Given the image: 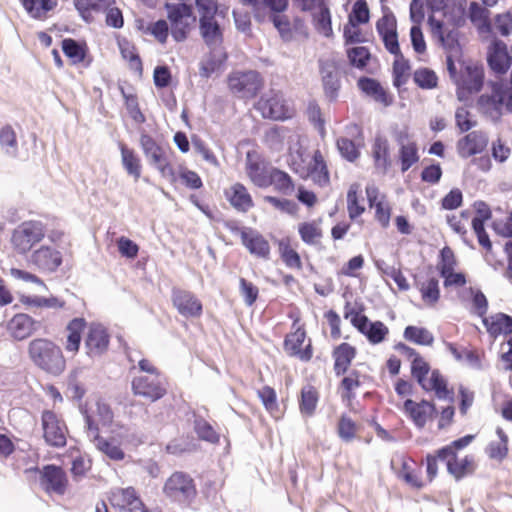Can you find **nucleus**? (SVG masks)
I'll list each match as a JSON object with an SVG mask.
<instances>
[{
	"label": "nucleus",
	"mask_w": 512,
	"mask_h": 512,
	"mask_svg": "<svg viewBox=\"0 0 512 512\" xmlns=\"http://www.w3.org/2000/svg\"><path fill=\"white\" fill-rule=\"evenodd\" d=\"M299 234L303 242L315 245L322 237V230L316 222H305L299 225Z\"/></svg>",
	"instance_id": "nucleus-47"
},
{
	"label": "nucleus",
	"mask_w": 512,
	"mask_h": 512,
	"mask_svg": "<svg viewBox=\"0 0 512 512\" xmlns=\"http://www.w3.org/2000/svg\"><path fill=\"white\" fill-rule=\"evenodd\" d=\"M121 93L125 99V106L130 117L136 123H144L146 118L139 108L137 97L133 94H126L123 88H121Z\"/></svg>",
	"instance_id": "nucleus-56"
},
{
	"label": "nucleus",
	"mask_w": 512,
	"mask_h": 512,
	"mask_svg": "<svg viewBox=\"0 0 512 512\" xmlns=\"http://www.w3.org/2000/svg\"><path fill=\"white\" fill-rule=\"evenodd\" d=\"M409 65L403 60H395L393 64V84L396 87L404 85L409 76Z\"/></svg>",
	"instance_id": "nucleus-63"
},
{
	"label": "nucleus",
	"mask_w": 512,
	"mask_h": 512,
	"mask_svg": "<svg viewBox=\"0 0 512 512\" xmlns=\"http://www.w3.org/2000/svg\"><path fill=\"white\" fill-rule=\"evenodd\" d=\"M410 19L413 23L410 32H422V24L425 20V7L423 0H411Z\"/></svg>",
	"instance_id": "nucleus-50"
},
{
	"label": "nucleus",
	"mask_w": 512,
	"mask_h": 512,
	"mask_svg": "<svg viewBox=\"0 0 512 512\" xmlns=\"http://www.w3.org/2000/svg\"><path fill=\"white\" fill-rule=\"evenodd\" d=\"M459 34H437L439 43L445 49L447 55L459 57L461 55V45L458 39Z\"/></svg>",
	"instance_id": "nucleus-55"
},
{
	"label": "nucleus",
	"mask_w": 512,
	"mask_h": 512,
	"mask_svg": "<svg viewBox=\"0 0 512 512\" xmlns=\"http://www.w3.org/2000/svg\"><path fill=\"white\" fill-rule=\"evenodd\" d=\"M347 56L350 64L357 68H363L366 66L367 61L370 59L369 50L363 46L347 49Z\"/></svg>",
	"instance_id": "nucleus-58"
},
{
	"label": "nucleus",
	"mask_w": 512,
	"mask_h": 512,
	"mask_svg": "<svg viewBox=\"0 0 512 512\" xmlns=\"http://www.w3.org/2000/svg\"><path fill=\"white\" fill-rule=\"evenodd\" d=\"M202 36L210 52L201 60L199 74L203 78H209L221 69L227 59V53L222 47L223 34H202Z\"/></svg>",
	"instance_id": "nucleus-7"
},
{
	"label": "nucleus",
	"mask_w": 512,
	"mask_h": 512,
	"mask_svg": "<svg viewBox=\"0 0 512 512\" xmlns=\"http://www.w3.org/2000/svg\"><path fill=\"white\" fill-rule=\"evenodd\" d=\"M172 302L177 311L184 317H199L202 313V304L191 292L174 288Z\"/></svg>",
	"instance_id": "nucleus-18"
},
{
	"label": "nucleus",
	"mask_w": 512,
	"mask_h": 512,
	"mask_svg": "<svg viewBox=\"0 0 512 512\" xmlns=\"http://www.w3.org/2000/svg\"><path fill=\"white\" fill-rule=\"evenodd\" d=\"M139 144L147 162L156 168L162 177L173 180L175 173L169 162L167 150L146 132L141 133Z\"/></svg>",
	"instance_id": "nucleus-6"
},
{
	"label": "nucleus",
	"mask_w": 512,
	"mask_h": 512,
	"mask_svg": "<svg viewBox=\"0 0 512 512\" xmlns=\"http://www.w3.org/2000/svg\"><path fill=\"white\" fill-rule=\"evenodd\" d=\"M336 144L340 154L348 161H354L358 158L359 151L352 140L342 137L337 140Z\"/></svg>",
	"instance_id": "nucleus-64"
},
{
	"label": "nucleus",
	"mask_w": 512,
	"mask_h": 512,
	"mask_svg": "<svg viewBox=\"0 0 512 512\" xmlns=\"http://www.w3.org/2000/svg\"><path fill=\"white\" fill-rule=\"evenodd\" d=\"M305 337V331L298 329L286 337L284 347L291 356H298L301 360L308 361L312 357L311 345L309 344L304 350L301 349Z\"/></svg>",
	"instance_id": "nucleus-27"
},
{
	"label": "nucleus",
	"mask_w": 512,
	"mask_h": 512,
	"mask_svg": "<svg viewBox=\"0 0 512 512\" xmlns=\"http://www.w3.org/2000/svg\"><path fill=\"white\" fill-rule=\"evenodd\" d=\"M370 14L367 2L365 0H357L348 16V24L352 28H357L362 24L369 22Z\"/></svg>",
	"instance_id": "nucleus-42"
},
{
	"label": "nucleus",
	"mask_w": 512,
	"mask_h": 512,
	"mask_svg": "<svg viewBox=\"0 0 512 512\" xmlns=\"http://www.w3.org/2000/svg\"><path fill=\"white\" fill-rule=\"evenodd\" d=\"M318 402L317 391L309 386L304 387L301 392L300 410L303 414L311 416Z\"/></svg>",
	"instance_id": "nucleus-51"
},
{
	"label": "nucleus",
	"mask_w": 512,
	"mask_h": 512,
	"mask_svg": "<svg viewBox=\"0 0 512 512\" xmlns=\"http://www.w3.org/2000/svg\"><path fill=\"white\" fill-rule=\"evenodd\" d=\"M487 85L491 94H482V113H487L491 107L498 118L503 107L512 113V89H508L503 81H489Z\"/></svg>",
	"instance_id": "nucleus-12"
},
{
	"label": "nucleus",
	"mask_w": 512,
	"mask_h": 512,
	"mask_svg": "<svg viewBox=\"0 0 512 512\" xmlns=\"http://www.w3.org/2000/svg\"><path fill=\"white\" fill-rule=\"evenodd\" d=\"M28 355L33 364L47 374L61 375L66 368V360L61 348L52 340L37 338L28 345Z\"/></svg>",
	"instance_id": "nucleus-1"
},
{
	"label": "nucleus",
	"mask_w": 512,
	"mask_h": 512,
	"mask_svg": "<svg viewBox=\"0 0 512 512\" xmlns=\"http://www.w3.org/2000/svg\"><path fill=\"white\" fill-rule=\"evenodd\" d=\"M332 356L335 360L334 371L337 376L347 372L356 356V349L348 343H341L334 348Z\"/></svg>",
	"instance_id": "nucleus-31"
},
{
	"label": "nucleus",
	"mask_w": 512,
	"mask_h": 512,
	"mask_svg": "<svg viewBox=\"0 0 512 512\" xmlns=\"http://www.w3.org/2000/svg\"><path fill=\"white\" fill-rule=\"evenodd\" d=\"M439 460L446 463L448 472L457 480L473 473L476 469L474 459L469 456L459 458L455 455V457L439 458Z\"/></svg>",
	"instance_id": "nucleus-28"
},
{
	"label": "nucleus",
	"mask_w": 512,
	"mask_h": 512,
	"mask_svg": "<svg viewBox=\"0 0 512 512\" xmlns=\"http://www.w3.org/2000/svg\"><path fill=\"white\" fill-rule=\"evenodd\" d=\"M168 22L160 19L148 27V32H188L196 27L197 19L192 6L185 3H165Z\"/></svg>",
	"instance_id": "nucleus-2"
},
{
	"label": "nucleus",
	"mask_w": 512,
	"mask_h": 512,
	"mask_svg": "<svg viewBox=\"0 0 512 512\" xmlns=\"http://www.w3.org/2000/svg\"><path fill=\"white\" fill-rule=\"evenodd\" d=\"M457 262L454 252L448 246L440 251V261L437 263V269L441 274H447L449 271L455 270Z\"/></svg>",
	"instance_id": "nucleus-59"
},
{
	"label": "nucleus",
	"mask_w": 512,
	"mask_h": 512,
	"mask_svg": "<svg viewBox=\"0 0 512 512\" xmlns=\"http://www.w3.org/2000/svg\"><path fill=\"white\" fill-rule=\"evenodd\" d=\"M357 86L366 96L383 104L385 107H388L393 103V98L376 79L365 76L360 77L357 81Z\"/></svg>",
	"instance_id": "nucleus-23"
},
{
	"label": "nucleus",
	"mask_w": 512,
	"mask_h": 512,
	"mask_svg": "<svg viewBox=\"0 0 512 512\" xmlns=\"http://www.w3.org/2000/svg\"><path fill=\"white\" fill-rule=\"evenodd\" d=\"M272 168L264 161H261L256 155L248 152L246 155V173L252 183L260 188L269 187V177Z\"/></svg>",
	"instance_id": "nucleus-21"
},
{
	"label": "nucleus",
	"mask_w": 512,
	"mask_h": 512,
	"mask_svg": "<svg viewBox=\"0 0 512 512\" xmlns=\"http://www.w3.org/2000/svg\"><path fill=\"white\" fill-rule=\"evenodd\" d=\"M109 345V335L104 326L92 323L85 338V347L89 356H99L104 353Z\"/></svg>",
	"instance_id": "nucleus-20"
},
{
	"label": "nucleus",
	"mask_w": 512,
	"mask_h": 512,
	"mask_svg": "<svg viewBox=\"0 0 512 512\" xmlns=\"http://www.w3.org/2000/svg\"><path fill=\"white\" fill-rule=\"evenodd\" d=\"M85 327V320L83 318H74L71 320L67 327V340L65 349L67 352L76 353L79 350L81 343V333Z\"/></svg>",
	"instance_id": "nucleus-36"
},
{
	"label": "nucleus",
	"mask_w": 512,
	"mask_h": 512,
	"mask_svg": "<svg viewBox=\"0 0 512 512\" xmlns=\"http://www.w3.org/2000/svg\"><path fill=\"white\" fill-rule=\"evenodd\" d=\"M344 317L350 319L352 325L363 335H365L371 344H379L384 341L389 333L388 327L381 321L371 322L368 317L355 309L345 307Z\"/></svg>",
	"instance_id": "nucleus-10"
},
{
	"label": "nucleus",
	"mask_w": 512,
	"mask_h": 512,
	"mask_svg": "<svg viewBox=\"0 0 512 512\" xmlns=\"http://www.w3.org/2000/svg\"><path fill=\"white\" fill-rule=\"evenodd\" d=\"M474 438H475L474 435H466L462 438H459V439L453 441L450 445H447L438 450V457L439 458L455 457V455H457V451L468 446L474 440Z\"/></svg>",
	"instance_id": "nucleus-54"
},
{
	"label": "nucleus",
	"mask_w": 512,
	"mask_h": 512,
	"mask_svg": "<svg viewBox=\"0 0 512 512\" xmlns=\"http://www.w3.org/2000/svg\"><path fill=\"white\" fill-rule=\"evenodd\" d=\"M195 431L201 439L208 442L216 443L219 440L218 434L204 419H197L195 421Z\"/></svg>",
	"instance_id": "nucleus-62"
},
{
	"label": "nucleus",
	"mask_w": 512,
	"mask_h": 512,
	"mask_svg": "<svg viewBox=\"0 0 512 512\" xmlns=\"http://www.w3.org/2000/svg\"><path fill=\"white\" fill-rule=\"evenodd\" d=\"M270 185H274L277 191L285 195H290L294 191L291 177L286 172L277 168H272V173L269 177Z\"/></svg>",
	"instance_id": "nucleus-41"
},
{
	"label": "nucleus",
	"mask_w": 512,
	"mask_h": 512,
	"mask_svg": "<svg viewBox=\"0 0 512 512\" xmlns=\"http://www.w3.org/2000/svg\"><path fill=\"white\" fill-rule=\"evenodd\" d=\"M197 5L200 12L201 32H220V26L215 20L217 5L211 0H207L206 4L202 0H197Z\"/></svg>",
	"instance_id": "nucleus-30"
},
{
	"label": "nucleus",
	"mask_w": 512,
	"mask_h": 512,
	"mask_svg": "<svg viewBox=\"0 0 512 512\" xmlns=\"http://www.w3.org/2000/svg\"><path fill=\"white\" fill-rule=\"evenodd\" d=\"M43 436L47 444L54 447L66 445V426L57 415L50 410L42 413Z\"/></svg>",
	"instance_id": "nucleus-14"
},
{
	"label": "nucleus",
	"mask_w": 512,
	"mask_h": 512,
	"mask_svg": "<svg viewBox=\"0 0 512 512\" xmlns=\"http://www.w3.org/2000/svg\"><path fill=\"white\" fill-rule=\"evenodd\" d=\"M338 70L339 66L335 57L319 59V71L322 78L324 92L332 101L338 97V92L341 87Z\"/></svg>",
	"instance_id": "nucleus-15"
},
{
	"label": "nucleus",
	"mask_w": 512,
	"mask_h": 512,
	"mask_svg": "<svg viewBox=\"0 0 512 512\" xmlns=\"http://www.w3.org/2000/svg\"><path fill=\"white\" fill-rule=\"evenodd\" d=\"M373 156L375 166L383 172H386L390 166L389 147L386 139L377 138L375 140L373 145Z\"/></svg>",
	"instance_id": "nucleus-43"
},
{
	"label": "nucleus",
	"mask_w": 512,
	"mask_h": 512,
	"mask_svg": "<svg viewBox=\"0 0 512 512\" xmlns=\"http://www.w3.org/2000/svg\"><path fill=\"white\" fill-rule=\"evenodd\" d=\"M132 390L135 395L154 402L166 394V381L161 374L136 376L132 380Z\"/></svg>",
	"instance_id": "nucleus-13"
},
{
	"label": "nucleus",
	"mask_w": 512,
	"mask_h": 512,
	"mask_svg": "<svg viewBox=\"0 0 512 512\" xmlns=\"http://www.w3.org/2000/svg\"><path fill=\"white\" fill-rule=\"evenodd\" d=\"M21 2L27 13L36 19L46 18L57 4L56 0H21Z\"/></svg>",
	"instance_id": "nucleus-37"
},
{
	"label": "nucleus",
	"mask_w": 512,
	"mask_h": 512,
	"mask_svg": "<svg viewBox=\"0 0 512 512\" xmlns=\"http://www.w3.org/2000/svg\"><path fill=\"white\" fill-rule=\"evenodd\" d=\"M399 157L401 161V170L406 172L413 164L419 160L418 149L416 143L402 145L399 149Z\"/></svg>",
	"instance_id": "nucleus-53"
},
{
	"label": "nucleus",
	"mask_w": 512,
	"mask_h": 512,
	"mask_svg": "<svg viewBox=\"0 0 512 512\" xmlns=\"http://www.w3.org/2000/svg\"><path fill=\"white\" fill-rule=\"evenodd\" d=\"M512 57L507 46L501 41H494L487 53V63L491 71L497 75H504L511 66Z\"/></svg>",
	"instance_id": "nucleus-19"
},
{
	"label": "nucleus",
	"mask_w": 512,
	"mask_h": 512,
	"mask_svg": "<svg viewBox=\"0 0 512 512\" xmlns=\"http://www.w3.org/2000/svg\"><path fill=\"white\" fill-rule=\"evenodd\" d=\"M112 501L113 505L120 507L121 512H146L142 501L136 496L132 487L114 493Z\"/></svg>",
	"instance_id": "nucleus-26"
},
{
	"label": "nucleus",
	"mask_w": 512,
	"mask_h": 512,
	"mask_svg": "<svg viewBox=\"0 0 512 512\" xmlns=\"http://www.w3.org/2000/svg\"><path fill=\"white\" fill-rule=\"evenodd\" d=\"M467 18L466 0H455L445 4L439 12L430 14L428 26L431 32H440L447 29H455L462 26Z\"/></svg>",
	"instance_id": "nucleus-4"
},
{
	"label": "nucleus",
	"mask_w": 512,
	"mask_h": 512,
	"mask_svg": "<svg viewBox=\"0 0 512 512\" xmlns=\"http://www.w3.org/2000/svg\"><path fill=\"white\" fill-rule=\"evenodd\" d=\"M430 371L429 364L418 354L412 360L411 373L419 385L426 391H435L440 400L454 401V392L447 388V382L438 370H433L429 380L426 379Z\"/></svg>",
	"instance_id": "nucleus-3"
},
{
	"label": "nucleus",
	"mask_w": 512,
	"mask_h": 512,
	"mask_svg": "<svg viewBox=\"0 0 512 512\" xmlns=\"http://www.w3.org/2000/svg\"><path fill=\"white\" fill-rule=\"evenodd\" d=\"M117 42L121 56L124 60L128 61L129 68L141 76L143 66L135 45L124 37H118Z\"/></svg>",
	"instance_id": "nucleus-33"
},
{
	"label": "nucleus",
	"mask_w": 512,
	"mask_h": 512,
	"mask_svg": "<svg viewBox=\"0 0 512 512\" xmlns=\"http://www.w3.org/2000/svg\"><path fill=\"white\" fill-rule=\"evenodd\" d=\"M256 109L263 118L283 121L293 116L294 110L280 90L270 89L264 93L256 104Z\"/></svg>",
	"instance_id": "nucleus-5"
},
{
	"label": "nucleus",
	"mask_w": 512,
	"mask_h": 512,
	"mask_svg": "<svg viewBox=\"0 0 512 512\" xmlns=\"http://www.w3.org/2000/svg\"><path fill=\"white\" fill-rule=\"evenodd\" d=\"M230 204L240 212H247L253 207V200L247 188L241 183H235L226 191Z\"/></svg>",
	"instance_id": "nucleus-29"
},
{
	"label": "nucleus",
	"mask_w": 512,
	"mask_h": 512,
	"mask_svg": "<svg viewBox=\"0 0 512 512\" xmlns=\"http://www.w3.org/2000/svg\"><path fill=\"white\" fill-rule=\"evenodd\" d=\"M94 445L99 451L104 453L112 460L119 461L124 459L125 454L119 446L96 434Z\"/></svg>",
	"instance_id": "nucleus-49"
},
{
	"label": "nucleus",
	"mask_w": 512,
	"mask_h": 512,
	"mask_svg": "<svg viewBox=\"0 0 512 512\" xmlns=\"http://www.w3.org/2000/svg\"><path fill=\"white\" fill-rule=\"evenodd\" d=\"M28 263L40 272L52 273L62 264V254L51 246L42 245L30 254Z\"/></svg>",
	"instance_id": "nucleus-16"
},
{
	"label": "nucleus",
	"mask_w": 512,
	"mask_h": 512,
	"mask_svg": "<svg viewBox=\"0 0 512 512\" xmlns=\"http://www.w3.org/2000/svg\"><path fill=\"white\" fill-rule=\"evenodd\" d=\"M241 241L251 254L263 259L269 258L270 245L258 232L252 230L249 232L242 231Z\"/></svg>",
	"instance_id": "nucleus-24"
},
{
	"label": "nucleus",
	"mask_w": 512,
	"mask_h": 512,
	"mask_svg": "<svg viewBox=\"0 0 512 512\" xmlns=\"http://www.w3.org/2000/svg\"><path fill=\"white\" fill-rule=\"evenodd\" d=\"M421 294L424 301L434 304L440 296L439 282L436 278H430L421 286Z\"/></svg>",
	"instance_id": "nucleus-61"
},
{
	"label": "nucleus",
	"mask_w": 512,
	"mask_h": 512,
	"mask_svg": "<svg viewBox=\"0 0 512 512\" xmlns=\"http://www.w3.org/2000/svg\"><path fill=\"white\" fill-rule=\"evenodd\" d=\"M482 324L493 339L500 335H512V316L506 313L499 312L489 317H483Z\"/></svg>",
	"instance_id": "nucleus-22"
},
{
	"label": "nucleus",
	"mask_w": 512,
	"mask_h": 512,
	"mask_svg": "<svg viewBox=\"0 0 512 512\" xmlns=\"http://www.w3.org/2000/svg\"><path fill=\"white\" fill-rule=\"evenodd\" d=\"M403 336L407 341L418 345L430 346L434 342L433 334L424 327L407 326Z\"/></svg>",
	"instance_id": "nucleus-39"
},
{
	"label": "nucleus",
	"mask_w": 512,
	"mask_h": 512,
	"mask_svg": "<svg viewBox=\"0 0 512 512\" xmlns=\"http://www.w3.org/2000/svg\"><path fill=\"white\" fill-rule=\"evenodd\" d=\"M40 326V322L33 320L27 314H17L9 322L8 328L12 336L22 340L30 336Z\"/></svg>",
	"instance_id": "nucleus-25"
},
{
	"label": "nucleus",
	"mask_w": 512,
	"mask_h": 512,
	"mask_svg": "<svg viewBox=\"0 0 512 512\" xmlns=\"http://www.w3.org/2000/svg\"><path fill=\"white\" fill-rule=\"evenodd\" d=\"M0 145L7 155L16 157L18 153L16 133L10 125H5L1 128Z\"/></svg>",
	"instance_id": "nucleus-45"
},
{
	"label": "nucleus",
	"mask_w": 512,
	"mask_h": 512,
	"mask_svg": "<svg viewBox=\"0 0 512 512\" xmlns=\"http://www.w3.org/2000/svg\"><path fill=\"white\" fill-rule=\"evenodd\" d=\"M121 152V162L126 172L133 176L137 181L141 176V161L133 149L128 148L125 144H119Z\"/></svg>",
	"instance_id": "nucleus-35"
},
{
	"label": "nucleus",
	"mask_w": 512,
	"mask_h": 512,
	"mask_svg": "<svg viewBox=\"0 0 512 512\" xmlns=\"http://www.w3.org/2000/svg\"><path fill=\"white\" fill-rule=\"evenodd\" d=\"M62 50L64 54L71 59L74 64L84 60L86 54V45L73 39H64L62 41Z\"/></svg>",
	"instance_id": "nucleus-46"
},
{
	"label": "nucleus",
	"mask_w": 512,
	"mask_h": 512,
	"mask_svg": "<svg viewBox=\"0 0 512 512\" xmlns=\"http://www.w3.org/2000/svg\"><path fill=\"white\" fill-rule=\"evenodd\" d=\"M286 128L273 126L264 133V143L272 150L280 151L284 144Z\"/></svg>",
	"instance_id": "nucleus-48"
},
{
	"label": "nucleus",
	"mask_w": 512,
	"mask_h": 512,
	"mask_svg": "<svg viewBox=\"0 0 512 512\" xmlns=\"http://www.w3.org/2000/svg\"><path fill=\"white\" fill-rule=\"evenodd\" d=\"M164 494L171 500L190 504L197 495L194 480L186 473L175 472L165 482Z\"/></svg>",
	"instance_id": "nucleus-8"
},
{
	"label": "nucleus",
	"mask_w": 512,
	"mask_h": 512,
	"mask_svg": "<svg viewBox=\"0 0 512 512\" xmlns=\"http://www.w3.org/2000/svg\"><path fill=\"white\" fill-rule=\"evenodd\" d=\"M457 150L462 158H468L480 152V135L473 131L457 143Z\"/></svg>",
	"instance_id": "nucleus-38"
},
{
	"label": "nucleus",
	"mask_w": 512,
	"mask_h": 512,
	"mask_svg": "<svg viewBox=\"0 0 512 512\" xmlns=\"http://www.w3.org/2000/svg\"><path fill=\"white\" fill-rule=\"evenodd\" d=\"M45 236L44 225L39 221H26L20 224L12 234L11 242L15 250L24 254L39 243Z\"/></svg>",
	"instance_id": "nucleus-11"
},
{
	"label": "nucleus",
	"mask_w": 512,
	"mask_h": 512,
	"mask_svg": "<svg viewBox=\"0 0 512 512\" xmlns=\"http://www.w3.org/2000/svg\"><path fill=\"white\" fill-rule=\"evenodd\" d=\"M413 79L422 89H433L437 87L438 77L435 72L428 68H421L414 72Z\"/></svg>",
	"instance_id": "nucleus-52"
},
{
	"label": "nucleus",
	"mask_w": 512,
	"mask_h": 512,
	"mask_svg": "<svg viewBox=\"0 0 512 512\" xmlns=\"http://www.w3.org/2000/svg\"><path fill=\"white\" fill-rule=\"evenodd\" d=\"M404 409L410 415L414 423L422 428L426 424L428 414L435 411V406L425 400L416 403L411 399H407L404 402Z\"/></svg>",
	"instance_id": "nucleus-32"
},
{
	"label": "nucleus",
	"mask_w": 512,
	"mask_h": 512,
	"mask_svg": "<svg viewBox=\"0 0 512 512\" xmlns=\"http://www.w3.org/2000/svg\"><path fill=\"white\" fill-rule=\"evenodd\" d=\"M279 250L281 253V257L285 264L290 268H301V260L299 254L292 249L288 243L285 241H280Z\"/></svg>",
	"instance_id": "nucleus-60"
},
{
	"label": "nucleus",
	"mask_w": 512,
	"mask_h": 512,
	"mask_svg": "<svg viewBox=\"0 0 512 512\" xmlns=\"http://www.w3.org/2000/svg\"><path fill=\"white\" fill-rule=\"evenodd\" d=\"M309 176L316 184L321 187L329 184V172L324 158L319 150L314 152L312 163L310 164Z\"/></svg>",
	"instance_id": "nucleus-34"
},
{
	"label": "nucleus",
	"mask_w": 512,
	"mask_h": 512,
	"mask_svg": "<svg viewBox=\"0 0 512 512\" xmlns=\"http://www.w3.org/2000/svg\"><path fill=\"white\" fill-rule=\"evenodd\" d=\"M447 347L457 361L473 367L478 366L479 357L475 349L466 346L458 348L452 343H448Z\"/></svg>",
	"instance_id": "nucleus-44"
},
{
	"label": "nucleus",
	"mask_w": 512,
	"mask_h": 512,
	"mask_svg": "<svg viewBox=\"0 0 512 512\" xmlns=\"http://www.w3.org/2000/svg\"><path fill=\"white\" fill-rule=\"evenodd\" d=\"M228 86L239 98H254L263 87L261 75L254 70L233 72L228 77Z\"/></svg>",
	"instance_id": "nucleus-9"
},
{
	"label": "nucleus",
	"mask_w": 512,
	"mask_h": 512,
	"mask_svg": "<svg viewBox=\"0 0 512 512\" xmlns=\"http://www.w3.org/2000/svg\"><path fill=\"white\" fill-rule=\"evenodd\" d=\"M67 477L61 467L46 465L40 470V485L47 493L63 495L67 488Z\"/></svg>",
	"instance_id": "nucleus-17"
},
{
	"label": "nucleus",
	"mask_w": 512,
	"mask_h": 512,
	"mask_svg": "<svg viewBox=\"0 0 512 512\" xmlns=\"http://www.w3.org/2000/svg\"><path fill=\"white\" fill-rule=\"evenodd\" d=\"M359 185L352 184L347 193V208L349 217L351 219H355L360 216L364 212V207L359 205L358 203V193Z\"/></svg>",
	"instance_id": "nucleus-57"
},
{
	"label": "nucleus",
	"mask_w": 512,
	"mask_h": 512,
	"mask_svg": "<svg viewBox=\"0 0 512 512\" xmlns=\"http://www.w3.org/2000/svg\"><path fill=\"white\" fill-rule=\"evenodd\" d=\"M312 18L315 29L322 32H332L330 10L323 0L318 2Z\"/></svg>",
	"instance_id": "nucleus-40"
}]
</instances>
